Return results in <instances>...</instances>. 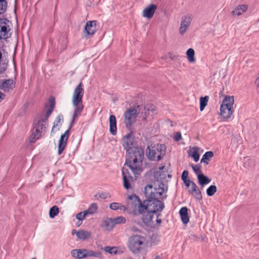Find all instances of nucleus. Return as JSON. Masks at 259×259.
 <instances>
[{
  "mask_svg": "<svg viewBox=\"0 0 259 259\" xmlns=\"http://www.w3.org/2000/svg\"><path fill=\"white\" fill-rule=\"evenodd\" d=\"M133 133L124 136L122 139V146L126 151V164L135 175H139L142 171L144 151L141 148L135 147L136 142L133 136Z\"/></svg>",
  "mask_w": 259,
  "mask_h": 259,
  "instance_id": "obj_1",
  "label": "nucleus"
},
{
  "mask_svg": "<svg viewBox=\"0 0 259 259\" xmlns=\"http://www.w3.org/2000/svg\"><path fill=\"white\" fill-rule=\"evenodd\" d=\"M83 87V84L82 82H80L75 87L73 93L72 104L74 107V110L70 128L73 126L74 122L77 119L78 117L81 115L83 109V105L82 104V98L84 94Z\"/></svg>",
  "mask_w": 259,
  "mask_h": 259,
  "instance_id": "obj_2",
  "label": "nucleus"
},
{
  "mask_svg": "<svg viewBox=\"0 0 259 259\" xmlns=\"http://www.w3.org/2000/svg\"><path fill=\"white\" fill-rule=\"evenodd\" d=\"M129 250L134 254L139 255L145 252L146 247L145 238L141 235L131 236L128 240Z\"/></svg>",
  "mask_w": 259,
  "mask_h": 259,
  "instance_id": "obj_3",
  "label": "nucleus"
},
{
  "mask_svg": "<svg viewBox=\"0 0 259 259\" xmlns=\"http://www.w3.org/2000/svg\"><path fill=\"white\" fill-rule=\"evenodd\" d=\"M165 146L164 144H157L148 146L146 154L150 160H160L165 153Z\"/></svg>",
  "mask_w": 259,
  "mask_h": 259,
  "instance_id": "obj_4",
  "label": "nucleus"
},
{
  "mask_svg": "<svg viewBox=\"0 0 259 259\" xmlns=\"http://www.w3.org/2000/svg\"><path fill=\"white\" fill-rule=\"evenodd\" d=\"M234 102L233 96H226L223 99L220 107V115L224 119H229L233 114Z\"/></svg>",
  "mask_w": 259,
  "mask_h": 259,
  "instance_id": "obj_5",
  "label": "nucleus"
},
{
  "mask_svg": "<svg viewBox=\"0 0 259 259\" xmlns=\"http://www.w3.org/2000/svg\"><path fill=\"white\" fill-rule=\"evenodd\" d=\"M48 121H45L44 119L39 120L35 126L34 131L32 133L30 141L34 143L35 141L39 139L42 134H44L47 126Z\"/></svg>",
  "mask_w": 259,
  "mask_h": 259,
  "instance_id": "obj_6",
  "label": "nucleus"
},
{
  "mask_svg": "<svg viewBox=\"0 0 259 259\" xmlns=\"http://www.w3.org/2000/svg\"><path fill=\"white\" fill-rule=\"evenodd\" d=\"M71 254L72 257L76 259H82L91 256L99 257L101 256V253L100 252L94 251L86 249H73L71 250Z\"/></svg>",
  "mask_w": 259,
  "mask_h": 259,
  "instance_id": "obj_7",
  "label": "nucleus"
},
{
  "mask_svg": "<svg viewBox=\"0 0 259 259\" xmlns=\"http://www.w3.org/2000/svg\"><path fill=\"white\" fill-rule=\"evenodd\" d=\"M138 116V109L131 107L124 113V123L126 128L130 129Z\"/></svg>",
  "mask_w": 259,
  "mask_h": 259,
  "instance_id": "obj_8",
  "label": "nucleus"
},
{
  "mask_svg": "<svg viewBox=\"0 0 259 259\" xmlns=\"http://www.w3.org/2000/svg\"><path fill=\"white\" fill-rule=\"evenodd\" d=\"M164 192V184L160 183L158 187H153L152 185H148L145 187V193L146 195L149 196L151 198L161 196Z\"/></svg>",
  "mask_w": 259,
  "mask_h": 259,
  "instance_id": "obj_9",
  "label": "nucleus"
},
{
  "mask_svg": "<svg viewBox=\"0 0 259 259\" xmlns=\"http://www.w3.org/2000/svg\"><path fill=\"white\" fill-rule=\"evenodd\" d=\"M145 203H147L148 212L155 213L158 211H161L164 208L163 203L161 201L156 199L150 198L149 199L145 200Z\"/></svg>",
  "mask_w": 259,
  "mask_h": 259,
  "instance_id": "obj_10",
  "label": "nucleus"
},
{
  "mask_svg": "<svg viewBox=\"0 0 259 259\" xmlns=\"http://www.w3.org/2000/svg\"><path fill=\"white\" fill-rule=\"evenodd\" d=\"M140 199L136 195L128 196L126 200V203L129 210L134 214H137V207Z\"/></svg>",
  "mask_w": 259,
  "mask_h": 259,
  "instance_id": "obj_11",
  "label": "nucleus"
},
{
  "mask_svg": "<svg viewBox=\"0 0 259 259\" xmlns=\"http://www.w3.org/2000/svg\"><path fill=\"white\" fill-rule=\"evenodd\" d=\"M9 20L6 18H0V39H6L9 37Z\"/></svg>",
  "mask_w": 259,
  "mask_h": 259,
  "instance_id": "obj_12",
  "label": "nucleus"
},
{
  "mask_svg": "<svg viewBox=\"0 0 259 259\" xmlns=\"http://www.w3.org/2000/svg\"><path fill=\"white\" fill-rule=\"evenodd\" d=\"M192 21L191 16L189 15H187L183 16L181 19L180 26L179 28V32L181 34H184L187 29Z\"/></svg>",
  "mask_w": 259,
  "mask_h": 259,
  "instance_id": "obj_13",
  "label": "nucleus"
},
{
  "mask_svg": "<svg viewBox=\"0 0 259 259\" xmlns=\"http://www.w3.org/2000/svg\"><path fill=\"white\" fill-rule=\"evenodd\" d=\"M72 126L69 128L68 130L66 131L65 133L61 136L60 139L59 141L58 144V154L60 155L63 152L67 144V141L68 140L69 136V131Z\"/></svg>",
  "mask_w": 259,
  "mask_h": 259,
  "instance_id": "obj_14",
  "label": "nucleus"
},
{
  "mask_svg": "<svg viewBox=\"0 0 259 259\" xmlns=\"http://www.w3.org/2000/svg\"><path fill=\"white\" fill-rule=\"evenodd\" d=\"M122 175L123 181V187L126 189L131 188V182L133 181V177L130 175L128 169L123 167L122 169Z\"/></svg>",
  "mask_w": 259,
  "mask_h": 259,
  "instance_id": "obj_15",
  "label": "nucleus"
},
{
  "mask_svg": "<svg viewBox=\"0 0 259 259\" xmlns=\"http://www.w3.org/2000/svg\"><path fill=\"white\" fill-rule=\"evenodd\" d=\"M96 21H90L88 22L84 27V32L86 35H92L96 31Z\"/></svg>",
  "mask_w": 259,
  "mask_h": 259,
  "instance_id": "obj_16",
  "label": "nucleus"
},
{
  "mask_svg": "<svg viewBox=\"0 0 259 259\" xmlns=\"http://www.w3.org/2000/svg\"><path fill=\"white\" fill-rule=\"evenodd\" d=\"M156 9L157 6L154 4H151L147 6L143 11V16L149 19L151 18L153 16Z\"/></svg>",
  "mask_w": 259,
  "mask_h": 259,
  "instance_id": "obj_17",
  "label": "nucleus"
},
{
  "mask_svg": "<svg viewBox=\"0 0 259 259\" xmlns=\"http://www.w3.org/2000/svg\"><path fill=\"white\" fill-rule=\"evenodd\" d=\"M189 192L197 200H201L202 196L201 191L195 183H192V186L190 188Z\"/></svg>",
  "mask_w": 259,
  "mask_h": 259,
  "instance_id": "obj_18",
  "label": "nucleus"
},
{
  "mask_svg": "<svg viewBox=\"0 0 259 259\" xmlns=\"http://www.w3.org/2000/svg\"><path fill=\"white\" fill-rule=\"evenodd\" d=\"M109 130L112 135H115L117 133L116 120L114 115L109 116Z\"/></svg>",
  "mask_w": 259,
  "mask_h": 259,
  "instance_id": "obj_19",
  "label": "nucleus"
},
{
  "mask_svg": "<svg viewBox=\"0 0 259 259\" xmlns=\"http://www.w3.org/2000/svg\"><path fill=\"white\" fill-rule=\"evenodd\" d=\"M15 81L13 79H9L4 81L1 85V89L5 92H9L15 87Z\"/></svg>",
  "mask_w": 259,
  "mask_h": 259,
  "instance_id": "obj_20",
  "label": "nucleus"
},
{
  "mask_svg": "<svg viewBox=\"0 0 259 259\" xmlns=\"http://www.w3.org/2000/svg\"><path fill=\"white\" fill-rule=\"evenodd\" d=\"M147 108L146 106H144L143 105L137 106V109H138V115L140 118H142L143 120L146 119V117L149 114V111L147 110L146 109Z\"/></svg>",
  "mask_w": 259,
  "mask_h": 259,
  "instance_id": "obj_21",
  "label": "nucleus"
},
{
  "mask_svg": "<svg viewBox=\"0 0 259 259\" xmlns=\"http://www.w3.org/2000/svg\"><path fill=\"white\" fill-rule=\"evenodd\" d=\"M188 208L186 207H183L180 210V214L182 222L184 224H187L189 221V218L188 214Z\"/></svg>",
  "mask_w": 259,
  "mask_h": 259,
  "instance_id": "obj_22",
  "label": "nucleus"
},
{
  "mask_svg": "<svg viewBox=\"0 0 259 259\" xmlns=\"http://www.w3.org/2000/svg\"><path fill=\"white\" fill-rule=\"evenodd\" d=\"M76 236L78 239L84 240L91 237V232L84 230H80L76 233Z\"/></svg>",
  "mask_w": 259,
  "mask_h": 259,
  "instance_id": "obj_23",
  "label": "nucleus"
},
{
  "mask_svg": "<svg viewBox=\"0 0 259 259\" xmlns=\"http://www.w3.org/2000/svg\"><path fill=\"white\" fill-rule=\"evenodd\" d=\"M248 6L246 5H242L238 6L234 10L232 11L231 14L233 15L240 16L242 13L246 12L247 10Z\"/></svg>",
  "mask_w": 259,
  "mask_h": 259,
  "instance_id": "obj_24",
  "label": "nucleus"
},
{
  "mask_svg": "<svg viewBox=\"0 0 259 259\" xmlns=\"http://www.w3.org/2000/svg\"><path fill=\"white\" fill-rule=\"evenodd\" d=\"M197 178L198 183L202 187H203L204 185L208 184L211 181L210 179L208 178L203 174H198L197 176Z\"/></svg>",
  "mask_w": 259,
  "mask_h": 259,
  "instance_id": "obj_25",
  "label": "nucleus"
},
{
  "mask_svg": "<svg viewBox=\"0 0 259 259\" xmlns=\"http://www.w3.org/2000/svg\"><path fill=\"white\" fill-rule=\"evenodd\" d=\"M213 156V153L212 151H207L205 153L201 159V162H203L206 164H208L210 159Z\"/></svg>",
  "mask_w": 259,
  "mask_h": 259,
  "instance_id": "obj_26",
  "label": "nucleus"
},
{
  "mask_svg": "<svg viewBox=\"0 0 259 259\" xmlns=\"http://www.w3.org/2000/svg\"><path fill=\"white\" fill-rule=\"evenodd\" d=\"M114 226L112 218L107 219L104 221V228L106 230L110 231L112 230Z\"/></svg>",
  "mask_w": 259,
  "mask_h": 259,
  "instance_id": "obj_27",
  "label": "nucleus"
},
{
  "mask_svg": "<svg viewBox=\"0 0 259 259\" xmlns=\"http://www.w3.org/2000/svg\"><path fill=\"white\" fill-rule=\"evenodd\" d=\"M146 210L147 211V203H145V201H144V204H143L140 200L139 204L137 205V214L138 213H142L144 212V211Z\"/></svg>",
  "mask_w": 259,
  "mask_h": 259,
  "instance_id": "obj_28",
  "label": "nucleus"
},
{
  "mask_svg": "<svg viewBox=\"0 0 259 259\" xmlns=\"http://www.w3.org/2000/svg\"><path fill=\"white\" fill-rule=\"evenodd\" d=\"M98 209V206L96 203H93L89 206L87 210H84L87 214L92 215L96 212Z\"/></svg>",
  "mask_w": 259,
  "mask_h": 259,
  "instance_id": "obj_29",
  "label": "nucleus"
},
{
  "mask_svg": "<svg viewBox=\"0 0 259 259\" xmlns=\"http://www.w3.org/2000/svg\"><path fill=\"white\" fill-rule=\"evenodd\" d=\"M186 55L187 56L188 60L190 62H194L195 61L194 55L195 52L193 49L190 48L186 52Z\"/></svg>",
  "mask_w": 259,
  "mask_h": 259,
  "instance_id": "obj_30",
  "label": "nucleus"
},
{
  "mask_svg": "<svg viewBox=\"0 0 259 259\" xmlns=\"http://www.w3.org/2000/svg\"><path fill=\"white\" fill-rule=\"evenodd\" d=\"M208 99L209 97L207 96L200 98V110L201 111H203L206 106Z\"/></svg>",
  "mask_w": 259,
  "mask_h": 259,
  "instance_id": "obj_31",
  "label": "nucleus"
},
{
  "mask_svg": "<svg viewBox=\"0 0 259 259\" xmlns=\"http://www.w3.org/2000/svg\"><path fill=\"white\" fill-rule=\"evenodd\" d=\"M59 213V208L57 206H53L49 211V216L51 218H54Z\"/></svg>",
  "mask_w": 259,
  "mask_h": 259,
  "instance_id": "obj_32",
  "label": "nucleus"
},
{
  "mask_svg": "<svg viewBox=\"0 0 259 259\" xmlns=\"http://www.w3.org/2000/svg\"><path fill=\"white\" fill-rule=\"evenodd\" d=\"M7 9V2L6 0H0V15L5 13Z\"/></svg>",
  "mask_w": 259,
  "mask_h": 259,
  "instance_id": "obj_33",
  "label": "nucleus"
},
{
  "mask_svg": "<svg viewBox=\"0 0 259 259\" xmlns=\"http://www.w3.org/2000/svg\"><path fill=\"white\" fill-rule=\"evenodd\" d=\"M114 226L116 224H124L126 222L125 219L123 217H118L115 218H112Z\"/></svg>",
  "mask_w": 259,
  "mask_h": 259,
  "instance_id": "obj_34",
  "label": "nucleus"
},
{
  "mask_svg": "<svg viewBox=\"0 0 259 259\" xmlns=\"http://www.w3.org/2000/svg\"><path fill=\"white\" fill-rule=\"evenodd\" d=\"M217 187L215 185H211L206 190V193L208 196H211L217 192Z\"/></svg>",
  "mask_w": 259,
  "mask_h": 259,
  "instance_id": "obj_35",
  "label": "nucleus"
},
{
  "mask_svg": "<svg viewBox=\"0 0 259 259\" xmlns=\"http://www.w3.org/2000/svg\"><path fill=\"white\" fill-rule=\"evenodd\" d=\"M151 213L148 212V213L144 216L142 220L143 222L146 224H149L153 220V215L151 214Z\"/></svg>",
  "mask_w": 259,
  "mask_h": 259,
  "instance_id": "obj_36",
  "label": "nucleus"
},
{
  "mask_svg": "<svg viewBox=\"0 0 259 259\" xmlns=\"http://www.w3.org/2000/svg\"><path fill=\"white\" fill-rule=\"evenodd\" d=\"M104 250L110 254H116L117 252V248L115 247L106 246L104 248Z\"/></svg>",
  "mask_w": 259,
  "mask_h": 259,
  "instance_id": "obj_37",
  "label": "nucleus"
},
{
  "mask_svg": "<svg viewBox=\"0 0 259 259\" xmlns=\"http://www.w3.org/2000/svg\"><path fill=\"white\" fill-rule=\"evenodd\" d=\"M147 110H149V112L150 111L153 115L156 114L157 113V109L155 106L154 105H148L147 106V108L146 109Z\"/></svg>",
  "mask_w": 259,
  "mask_h": 259,
  "instance_id": "obj_38",
  "label": "nucleus"
},
{
  "mask_svg": "<svg viewBox=\"0 0 259 259\" xmlns=\"http://www.w3.org/2000/svg\"><path fill=\"white\" fill-rule=\"evenodd\" d=\"M192 156L195 162H197L199 160L200 155L197 148H194L193 149Z\"/></svg>",
  "mask_w": 259,
  "mask_h": 259,
  "instance_id": "obj_39",
  "label": "nucleus"
},
{
  "mask_svg": "<svg viewBox=\"0 0 259 259\" xmlns=\"http://www.w3.org/2000/svg\"><path fill=\"white\" fill-rule=\"evenodd\" d=\"M87 215L88 214L86 213V212L85 211H83L82 212H80L77 213L76 215V219L78 220L79 221H82L85 219Z\"/></svg>",
  "mask_w": 259,
  "mask_h": 259,
  "instance_id": "obj_40",
  "label": "nucleus"
},
{
  "mask_svg": "<svg viewBox=\"0 0 259 259\" xmlns=\"http://www.w3.org/2000/svg\"><path fill=\"white\" fill-rule=\"evenodd\" d=\"M63 120V116L62 115H59L57 118L55 122H54V125L53 126V129L55 127L58 126Z\"/></svg>",
  "mask_w": 259,
  "mask_h": 259,
  "instance_id": "obj_41",
  "label": "nucleus"
},
{
  "mask_svg": "<svg viewBox=\"0 0 259 259\" xmlns=\"http://www.w3.org/2000/svg\"><path fill=\"white\" fill-rule=\"evenodd\" d=\"M191 167L193 169V170H194V172L197 174V175L198 174H201V169H200V167L199 165H193V164H192L191 165Z\"/></svg>",
  "mask_w": 259,
  "mask_h": 259,
  "instance_id": "obj_42",
  "label": "nucleus"
},
{
  "mask_svg": "<svg viewBox=\"0 0 259 259\" xmlns=\"http://www.w3.org/2000/svg\"><path fill=\"white\" fill-rule=\"evenodd\" d=\"M120 203L112 202L110 204L109 207L111 209L116 210L119 209Z\"/></svg>",
  "mask_w": 259,
  "mask_h": 259,
  "instance_id": "obj_43",
  "label": "nucleus"
},
{
  "mask_svg": "<svg viewBox=\"0 0 259 259\" xmlns=\"http://www.w3.org/2000/svg\"><path fill=\"white\" fill-rule=\"evenodd\" d=\"M185 185L187 188H190L192 186V183H194V182L191 181L190 179H187L183 181Z\"/></svg>",
  "mask_w": 259,
  "mask_h": 259,
  "instance_id": "obj_44",
  "label": "nucleus"
},
{
  "mask_svg": "<svg viewBox=\"0 0 259 259\" xmlns=\"http://www.w3.org/2000/svg\"><path fill=\"white\" fill-rule=\"evenodd\" d=\"M182 179L183 181H184L188 179V171L186 170L183 171L182 175Z\"/></svg>",
  "mask_w": 259,
  "mask_h": 259,
  "instance_id": "obj_45",
  "label": "nucleus"
},
{
  "mask_svg": "<svg viewBox=\"0 0 259 259\" xmlns=\"http://www.w3.org/2000/svg\"><path fill=\"white\" fill-rule=\"evenodd\" d=\"M174 139L176 141H179L182 139L181 134L180 132H177L175 134Z\"/></svg>",
  "mask_w": 259,
  "mask_h": 259,
  "instance_id": "obj_46",
  "label": "nucleus"
},
{
  "mask_svg": "<svg viewBox=\"0 0 259 259\" xmlns=\"http://www.w3.org/2000/svg\"><path fill=\"white\" fill-rule=\"evenodd\" d=\"M53 111V109H51L49 108L46 112V117L44 118L45 119V121H48L49 117L50 116V115L52 114V112Z\"/></svg>",
  "mask_w": 259,
  "mask_h": 259,
  "instance_id": "obj_47",
  "label": "nucleus"
},
{
  "mask_svg": "<svg viewBox=\"0 0 259 259\" xmlns=\"http://www.w3.org/2000/svg\"><path fill=\"white\" fill-rule=\"evenodd\" d=\"M55 102L54 99L52 98L50 99L49 100V105H50V109H54V108L55 107Z\"/></svg>",
  "mask_w": 259,
  "mask_h": 259,
  "instance_id": "obj_48",
  "label": "nucleus"
},
{
  "mask_svg": "<svg viewBox=\"0 0 259 259\" xmlns=\"http://www.w3.org/2000/svg\"><path fill=\"white\" fill-rule=\"evenodd\" d=\"M119 209L122 210L123 211H125L127 210H129V208L127 205L125 206L120 203Z\"/></svg>",
  "mask_w": 259,
  "mask_h": 259,
  "instance_id": "obj_49",
  "label": "nucleus"
},
{
  "mask_svg": "<svg viewBox=\"0 0 259 259\" xmlns=\"http://www.w3.org/2000/svg\"><path fill=\"white\" fill-rule=\"evenodd\" d=\"M4 94L0 92V102H1L4 99Z\"/></svg>",
  "mask_w": 259,
  "mask_h": 259,
  "instance_id": "obj_50",
  "label": "nucleus"
},
{
  "mask_svg": "<svg viewBox=\"0 0 259 259\" xmlns=\"http://www.w3.org/2000/svg\"><path fill=\"white\" fill-rule=\"evenodd\" d=\"M255 83L259 88V77L256 79Z\"/></svg>",
  "mask_w": 259,
  "mask_h": 259,
  "instance_id": "obj_51",
  "label": "nucleus"
},
{
  "mask_svg": "<svg viewBox=\"0 0 259 259\" xmlns=\"http://www.w3.org/2000/svg\"><path fill=\"white\" fill-rule=\"evenodd\" d=\"M105 194H101L100 195V198H103V199H105L107 196H105Z\"/></svg>",
  "mask_w": 259,
  "mask_h": 259,
  "instance_id": "obj_52",
  "label": "nucleus"
},
{
  "mask_svg": "<svg viewBox=\"0 0 259 259\" xmlns=\"http://www.w3.org/2000/svg\"><path fill=\"white\" fill-rule=\"evenodd\" d=\"M154 259H161V257L160 255H157L155 256Z\"/></svg>",
  "mask_w": 259,
  "mask_h": 259,
  "instance_id": "obj_53",
  "label": "nucleus"
},
{
  "mask_svg": "<svg viewBox=\"0 0 259 259\" xmlns=\"http://www.w3.org/2000/svg\"><path fill=\"white\" fill-rule=\"evenodd\" d=\"M77 231H76L75 230H73L72 231L71 234H72V235H74V234H75L76 235V233H77Z\"/></svg>",
  "mask_w": 259,
  "mask_h": 259,
  "instance_id": "obj_54",
  "label": "nucleus"
},
{
  "mask_svg": "<svg viewBox=\"0 0 259 259\" xmlns=\"http://www.w3.org/2000/svg\"><path fill=\"white\" fill-rule=\"evenodd\" d=\"M156 222L157 224H160L161 223V219H157L156 220Z\"/></svg>",
  "mask_w": 259,
  "mask_h": 259,
  "instance_id": "obj_55",
  "label": "nucleus"
},
{
  "mask_svg": "<svg viewBox=\"0 0 259 259\" xmlns=\"http://www.w3.org/2000/svg\"><path fill=\"white\" fill-rule=\"evenodd\" d=\"M164 168H165V167H164V166H161V167H159V169H161V170H162V169H164Z\"/></svg>",
  "mask_w": 259,
  "mask_h": 259,
  "instance_id": "obj_56",
  "label": "nucleus"
},
{
  "mask_svg": "<svg viewBox=\"0 0 259 259\" xmlns=\"http://www.w3.org/2000/svg\"><path fill=\"white\" fill-rule=\"evenodd\" d=\"M132 230L133 231H136V229H135L134 228H132Z\"/></svg>",
  "mask_w": 259,
  "mask_h": 259,
  "instance_id": "obj_57",
  "label": "nucleus"
},
{
  "mask_svg": "<svg viewBox=\"0 0 259 259\" xmlns=\"http://www.w3.org/2000/svg\"><path fill=\"white\" fill-rule=\"evenodd\" d=\"M32 259H36V258H32Z\"/></svg>",
  "mask_w": 259,
  "mask_h": 259,
  "instance_id": "obj_58",
  "label": "nucleus"
}]
</instances>
